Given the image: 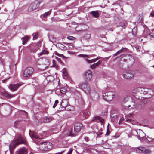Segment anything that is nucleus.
I'll return each mask as SVG.
<instances>
[{
    "label": "nucleus",
    "instance_id": "21",
    "mask_svg": "<svg viewBox=\"0 0 154 154\" xmlns=\"http://www.w3.org/2000/svg\"><path fill=\"white\" fill-rule=\"evenodd\" d=\"M29 135H30L31 137L32 138V139L34 140V139H41V138H40L39 137L37 134L35 132H33L32 133V135H30V133H29Z\"/></svg>",
    "mask_w": 154,
    "mask_h": 154
},
{
    "label": "nucleus",
    "instance_id": "22",
    "mask_svg": "<svg viewBox=\"0 0 154 154\" xmlns=\"http://www.w3.org/2000/svg\"><path fill=\"white\" fill-rule=\"evenodd\" d=\"M139 91H141V94H147L148 89L147 88H141L138 89Z\"/></svg>",
    "mask_w": 154,
    "mask_h": 154
},
{
    "label": "nucleus",
    "instance_id": "50",
    "mask_svg": "<svg viewBox=\"0 0 154 154\" xmlns=\"http://www.w3.org/2000/svg\"><path fill=\"white\" fill-rule=\"evenodd\" d=\"M120 26L123 27L125 26V23L123 22H121L119 23Z\"/></svg>",
    "mask_w": 154,
    "mask_h": 154
},
{
    "label": "nucleus",
    "instance_id": "17",
    "mask_svg": "<svg viewBox=\"0 0 154 154\" xmlns=\"http://www.w3.org/2000/svg\"><path fill=\"white\" fill-rule=\"evenodd\" d=\"M68 101L67 100L64 99L60 103L61 106L63 108L66 107V109H67L66 107L68 106Z\"/></svg>",
    "mask_w": 154,
    "mask_h": 154
},
{
    "label": "nucleus",
    "instance_id": "9",
    "mask_svg": "<svg viewBox=\"0 0 154 154\" xmlns=\"http://www.w3.org/2000/svg\"><path fill=\"white\" fill-rule=\"evenodd\" d=\"M33 71L32 67H29L26 68L24 71L23 75L24 77H27L30 76Z\"/></svg>",
    "mask_w": 154,
    "mask_h": 154
},
{
    "label": "nucleus",
    "instance_id": "3",
    "mask_svg": "<svg viewBox=\"0 0 154 154\" xmlns=\"http://www.w3.org/2000/svg\"><path fill=\"white\" fill-rule=\"evenodd\" d=\"M52 144L49 142L45 141L41 143L39 145V149L42 151H47L52 148Z\"/></svg>",
    "mask_w": 154,
    "mask_h": 154
},
{
    "label": "nucleus",
    "instance_id": "45",
    "mask_svg": "<svg viewBox=\"0 0 154 154\" xmlns=\"http://www.w3.org/2000/svg\"><path fill=\"white\" fill-rule=\"evenodd\" d=\"M150 37L151 39L154 38V33H150L148 35Z\"/></svg>",
    "mask_w": 154,
    "mask_h": 154
},
{
    "label": "nucleus",
    "instance_id": "43",
    "mask_svg": "<svg viewBox=\"0 0 154 154\" xmlns=\"http://www.w3.org/2000/svg\"><path fill=\"white\" fill-rule=\"evenodd\" d=\"M37 49L35 48H32L31 49L30 51L31 52L35 53L37 51Z\"/></svg>",
    "mask_w": 154,
    "mask_h": 154
},
{
    "label": "nucleus",
    "instance_id": "53",
    "mask_svg": "<svg viewBox=\"0 0 154 154\" xmlns=\"http://www.w3.org/2000/svg\"><path fill=\"white\" fill-rule=\"evenodd\" d=\"M84 139L86 142H88L89 140L88 138L87 137H85L84 138Z\"/></svg>",
    "mask_w": 154,
    "mask_h": 154
},
{
    "label": "nucleus",
    "instance_id": "24",
    "mask_svg": "<svg viewBox=\"0 0 154 154\" xmlns=\"http://www.w3.org/2000/svg\"><path fill=\"white\" fill-rule=\"evenodd\" d=\"M101 64V62L99 60L96 63L93 64L91 65L90 68L93 69L95 68L96 67H97L98 66Z\"/></svg>",
    "mask_w": 154,
    "mask_h": 154
},
{
    "label": "nucleus",
    "instance_id": "37",
    "mask_svg": "<svg viewBox=\"0 0 154 154\" xmlns=\"http://www.w3.org/2000/svg\"><path fill=\"white\" fill-rule=\"evenodd\" d=\"M150 96H152L154 94V91H153L151 89H148V94Z\"/></svg>",
    "mask_w": 154,
    "mask_h": 154
},
{
    "label": "nucleus",
    "instance_id": "46",
    "mask_svg": "<svg viewBox=\"0 0 154 154\" xmlns=\"http://www.w3.org/2000/svg\"><path fill=\"white\" fill-rule=\"evenodd\" d=\"M142 131L140 129H138L135 132L137 133V136L138 135V134H140L142 132Z\"/></svg>",
    "mask_w": 154,
    "mask_h": 154
},
{
    "label": "nucleus",
    "instance_id": "60",
    "mask_svg": "<svg viewBox=\"0 0 154 154\" xmlns=\"http://www.w3.org/2000/svg\"><path fill=\"white\" fill-rule=\"evenodd\" d=\"M68 45L69 46H71L72 47H73V44L71 43L68 44Z\"/></svg>",
    "mask_w": 154,
    "mask_h": 154
},
{
    "label": "nucleus",
    "instance_id": "44",
    "mask_svg": "<svg viewBox=\"0 0 154 154\" xmlns=\"http://www.w3.org/2000/svg\"><path fill=\"white\" fill-rule=\"evenodd\" d=\"M67 38L71 40H73L75 39V37L72 36H69L67 37Z\"/></svg>",
    "mask_w": 154,
    "mask_h": 154
},
{
    "label": "nucleus",
    "instance_id": "27",
    "mask_svg": "<svg viewBox=\"0 0 154 154\" xmlns=\"http://www.w3.org/2000/svg\"><path fill=\"white\" fill-rule=\"evenodd\" d=\"M128 50V49L126 48H122L121 50H119L115 54L122 53L125 52L127 51Z\"/></svg>",
    "mask_w": 154,
    "mask_h": 154
},
{
    "label": "nucleus",
    "instance_id": "19",
    "mask_svg": "<svg viewBox=\"0 0 154 154\" xmlns=\"http://www.w3.org/2000/svg\"><path fill=\"white\" fill-rule=\"evenodd\" d=\"M16 154H27V150L24 148H22L17 152Z\"/></svg>",
    "mask_w": 154,
    "mask_h": 154
},
{
    "label": "nucleus",
    "instance_id": "64",
    "mask_svg": "<svg viewBox=\"0 0 154 154\" xmlns=\"http://www.w3.org/2000/svg\"><path fill=\"white\" fill-rule=\"evenodd\" d=\"M102 134V133H100L99 134H98V135H101Z\"/></svg>",
    "mask_w": 154,
    "mask_h": 154
},
{
    "label": "nucleus",
    "instance_id": "41",
    "mask_svg": "<svg viewBox=\"0 0 154 154\" xmlns=\"http://www.w3.org/2000/svg\"><path fill=\"white\" fill-rule=\"evenodd\" d=\"M32 36L33 37V39L35 40L36 39L38 36V34L36 33H34L32 34Z\"/></svg>",
    "mask_w": 154,
    "mask_h": 154
},
{
    "label": "nucleus",
    "instance_id": "39",
    "mask_svg": "<svg viewBox=\"0 0 154 154\" xmlns=\"http://www.w3.org/2000/svg\"><path fill=\"white\" fill-rule=\"evenodd\" d=\"M60 91L62 94H64L66 92V89L65 88H62L60 89Z\"/></svg>",
    "mask_w": 154,
    "mask_h": 154
},
{
    "label": "nucleus",
    "instance_id": "57",
    "mask_svg": "<svg viewBox=\"0 0 154 154\" xmlns=\"http://www.w3.org/2000/svg\"><path fill=\"white\" fill-rule=\"evenodd\" d=\"M151 15L152 17H154V11H152V12L151 13Z\"/></svg>",
    "mask_w": 154,
    "mask_h": 154
},
{
    "label": "nucleus",
    "instance_id": "25",
    "mask_svg": "<svg viewBox=\"0 0 154 154\" xmlns=\"http://www.w3.org/2000/svg\"><path fill=\"white\" fill-rule=\"evenodd\" d=\"M51 12V10H50L49 11L45 13L44 14L41 15V17L42 18H46L47 16L50 15Z\"/></svg>",
    "mask_w": 154,
    "mask_h": 154
},
{
    "label": "nucleus",
    "instance_id": "34",
    "mask_svg": "<svg viewBox=\"0 0 154 154\" xmlns=\"http://www.w3.org/2000/svg\"><path fill=\"white\" fill-rule=\"evenodd\" d=\"M52 120V118L51 117L48 118L47 117L44 118V122H49Z\"/></svg>",
    "mask_w": 154,
    "mask_h": 154
},
{
    "label": "nucleus",
    "instance_id": "28",
    "mask_svg": "<svg viewBox=\"0 0 154 154\" xmlns=\"http://www.w3.org/2000/svg\"><path fill=\"white\" fill-rule=\"evenodd\" d=\"M48 53L49 52L48 51L44 50L38 54V55L39 57H40L43 55L48 54Z\"/></svg>",
    "mask_w": 154,
    "mask_h": 154
},
{
    "label": "nucleus",
    "instance_id": "51",
    "mask_svg": "<svg viewBox=\"0 0 154 154\" xmlns=\"http://www.w3.org/2000/svg\"><path fill=\"white\" fill-rule=\"evenodd\" d=\"M110 131H109V129L108 128L107 130V132L106 133V134H105V135L107 136H108L109 135V134H110Z\"/></svg>",
    "mask_w": 154,
    "mask_h": 154
},
{
    "label": "nucleus",
    "instance_id": "40",
    "mask_svg": "<svg viewBox=\"0 0 154 154\" xmlns=\"http://www.w3.org/2000/svg\"><path fill=\"white\" fill-rule=\"evenodd\" d=\"M137 32V29L136 28H134L132 30V33L133 35H136Z\"/></svg>",
    "mask_w": 154,
    "mask_h": 154
},
{
    "label": "nucleus",
    "instance_id": "31",
    "mask_svg": "<svg viewBox=\"0 0 154 154\" xmlns=\"http://www.w3.org/2000/svg\"><path fill=\"white\" fill-rule=\"evenodd\" d=\"M98 59V58H97L94 59H91V60H89L88 59H86V60L87 61L88 63H91L93 62H95L96 61H97Z\"/></svg>",
    "mask_w": 154,
    "mask_h": 154
},
{
    "label": "nucleus",
    "instance_id": "26",
    "mask_svg": "<svg viewBox=\"0 0 154 154\" xmlns=\"http://www.w3.org/2000/svg\"><path fill=\"white\" fill-rule=\"evenodd\" d=\"M145 148L143 147H138L136 149V152L139 153H143Z\"/></svg>",
    "mask_w": 154,
    "mask_h": 154
},
{
    "label": "nucleus",
    "instance_id": "63",
    "mask_svg": "<svg viewBox=\"0 0 154 154\" xmlns=\"http://www.w3.org/2000/svg\"><path fill=\"white\" fill-rule=\"evenodd\" d=\"M109 16H110L109 15H107V16H106L105 17H109Z\"/></svg>",
    "mask_w": 154,
    "mask_h": 154
},
{
    "label": "nucleus",
    "instance_id": "62",
    "mask_svg": "<svg viewBox=\"0 0 154 154\" xmlns=\"http://www.w3.org/2000/svg\"><path fill=\"white\" fill-rule=\"evenodd\" d=\"M20 111H21L23 112H24L26 114H27V112H26L25 111H24L23 110H20Z\"/></svg>",
    "mask_w": 154,
    "mask_h": 154
},
{
    "label": "nucleus",
    "instance_id": "11",
    "mask_svg": "<svg viewBox=\"0 0 154 154\" xmlns=\"http://www.w3.org/2000/svg\"><path fill=\"white\" fill-rule=\"evenodd\" d=\"M134 73L133 72L128 71L123 74V77L125 79H129L134 77Z\"/></svg>",
    "mask_w": 154,
    "mask_h": 154
},
{
    "label": "nucleus",
    "instance_id": "23",
    "mask_svg": "<svg viewBox=\"0 0 154 154\" xmlns=\"http://www.w3.org/2000/svg\"><path fill=\"white\" fill-rule=\"evenodd\" d=\"M63 77V78L66 79L68 78V75L65 69H63L62 70Z\"/></svg>",
    "mask_w": 154,
    "mask_h": 154
},
{
    "label": "nucleus",
    "instance_id": "55",
    "mask_svg": "<svg viewBox=\"0 0 154 154\" xmlns=\"http://www.w3.org/2000/svg\"><path fill=\"white\" fill-rule=\"evenodd\" d=\"M57 60L61 64L62 63V62L60 59L59 58H58Z\"/></svg>",
    "mask_w": 154,
    "mask_h": 154
},
{
    "label": "nucleus",
    "instance_id": "16",
    "mask_svg": "<svg viewBox=\"0 0 154 154\" xmlns=\"http://www.w3.org/2000/svg\"><path fill=\"white\" fill-rule=\"evenodd\" d=\"M2 95L8 98H11L14 97L15 96L14 95H11L9 93L6 91L2 93Z\"/></svg>",
    "mask_w": 154,
    "mask_h": 154
},
{
    "label": "nucleus",
    "instance_id": "15",
    "mask_svg": "<svg viewBox=\"0 0 154 154\" xmlns=\"http://www.w3.org/2000/svg\"><path fill=\"white\" fill-rule=\"evenodd\" d=\"M43 63L44 64H45V65H48V60L46 59H45L42 60V59H38V60L36 62V65L38 66V65H40L41 64V63Z\"/></svg>",
    "mask_w": 154,
    "mask_h": 154
},
{
    "label": "nucleus",
    "instance_id": "47",
    "mask_svg": "<svg viewBox=\"0 0 154 154\" xmlns=\"http://www.w3.org/2000/svg\"><path fill=\"white\" fill-rule=\"evenodd\" d=\"M58 103V100H56L55 101V103H54V104L53 106V108H55L56 106H57V103Z\"/></svg>",
    "mask_w": 154,
    "mask_h": 154
},
{
    "label": "nucleus",
    "instance_id": "10",
    "mask_svg": "<svg viewBox=\"0 0 154 154\" xmlns=\"http://www.w3.org/2000/svg\"><path fill=\"white\" fill-rule=\"evenodd\" d=\"M2 108L4 109V112L6 115H9L11 111V106L10 105L6 104L3 103Z\"/></svg>",
    "mask_w": 154,
    "mask_h": 154
},
{
    "label": "nucleus",
    "instance_id": "61",
    "mask_svg": "<svg viewBox=\"0 0 154 154\" xmlns=\"http://www.w3.org/2000/svg\"><path fill=\"white\" fill-rule=\"evenodd\" d=\"M64 152V151H61V152H58V153H57V154H62Z\"/></svg>",
    "mask_w": 154,
    "mask_h": 154
},
{
    "label": "nucleus",
    "instance_id": "13",
    "mask_svg": "<svg viewBox=\"0 0 154 154\" xmlns=\"http://www.w3.org/2000/svg\"><path fill=\"white\" fill-rule=\"evenodd\" d=\"M83 125L82 123H76L75 124L74 126V131L75 133H78L82 127Z\"/></svg>",
    "mask_w": 154,
    "mask_h": 154
},
{
    "label": "nucleus",
    "instance_id": "58",
    "mask_svg": "<svg viewBox=\"0 0 154 154\" xmlns=\"http://www.w3.org/2000/svg\"><path fill=\"white\" fill-rule=\"evenodd\" d=\"M66 107H67V108L66 109V107H64L65 108V109L66 110H67V111H71V109H69L68 107H69V106H67Z\"/></svg>",
    "mask_w": 154,
    "mask_h": 154
},
{
    "label": "nucleus",
    "instance_id": "33",
    "mask_svg": "<svg viewBox=\"0 0 154 154\" xmlns=\"http://www.w3.org/2000/svg\"><path fill=\"white\" fill-rule=\"evenodd\" d=\"M145 136V134L142 131L140 134H138V135L137 136L138 138H142L144 137Z\"/></svg>",
    "mask_w": 154,
    "mask_h": 154
},
{
    "label": "nucleus",
    "instance_id": "42",
    "mask_svg": "<svg viewBox=\"0 0 154 154\" xmlns=\"http://www.w3.org/2000/svg\"><path fill=\"white\" fill-rule=\"evenodd\" d=\"M127 57H128L131 60H132L133 61H134V58L133 57H132L130 55L128 54V55H125Z\"/></svg>",
    "mask_w": 154,
    "mask_h": 154
},
{
    "label": "nucleus",
    "instance_id": "49",
    "mask_svg": "<svg viewBox=\"0 0 154 154\" xmlns=\"http://www.w3.org/2000/svg\"><path fill=\"white\" fill-rule=\"evenodd\" d=\"M72 129H70L69 130V134L68 135L69 136H73V134H72Z\"/></svg>",
    "mask_w": 154,
    "mask_h": 154
},
{
    "label": "nucleus",
    "instance_id": "29",
    "mask_svg": "<svg viewBox=\"0 0 154 154\" xmlns=\"http://www.w3.org/2000/svg\"><path fill=\"white\" fill-rule=\"evenodd\" d=\"M91 14H92V15L95 18H98L99 17V13L97 11H93L90 12Z\"/></svg>",
    "mask_w": 154,
    "mask_h": 154
},
{
    "label": "nucleus",
    "instance_id": "4",
    "mask_svg": "<svg viewBox=\"0 0 154 154\" xmlns=\"http://www.w3.org/2000/svg\"><path fill=\"white\" fill-rule=\"evenodd\" d=\"M43 0H35L31 3L29 5L28 10L29 11H32L35 9L43 1Z\"/></svg>",
    "mask_w": 154,
    "mask_h": 154
},
{
    "label": "nucleus",
    "instance_id": "2",
    "mask_svg": "<svg viewBox=\"0 0 154 154\" xmlns=\"http://www.w3.org/2000/svg\"><path fill=\"white\" fill-rule=\"evenodd\" d=\"M20 144L26 145V142L25 138L21 135H20L17 138L14 139L10 144L9 147L11 153L14 149L18 145Z\"/></svg>",
    "mask_w": 154,
    "mask_h": 154
},
{
    "label": "nucleus",
    "instance_id": "59",
    "mask_svg": "<svg viewBox=\"0 0 154 154\" xmlns=\"http://www.w3.org/2000/svg\"><path fill=\"white\" fill-rule=\"evenodd\" d=\"M72 152V150H70L69 151V152H68L67 154H71Z\"/></svg>",
    "mask_w": 154,
    "mask_h": 154
},
{
    "label": "nucleus",
    "instance_id": "20",
    "mask_svg": "<svg viewBox=\"0 0 154 154\" xmlns=\"http://www.w3.org/2000/svg\"><path fill=\"white\" fill-rule=\"evenodd\" d=\"M56 46L57 48L61 50H65L66 49V47L64 45L60 43H57Z\"/></svg>",
    "mask_w": 154,
    "mask_h": 154
},
{
    "label": "nucleus",
    "instance_id": "6",
    "mask_svg": "<svg viewBox=\"0 0 154 154\" xmlns=\"http://www.w3.org/2000/svg\"><path fill=\"white\" fill-rule=\"evenodd\" d=\"M81 89L86 94H90V88L87 83H82L80 85Z\"/></svg>",
    "mask_w": 154,
    "mask_h": 154
},
{
    "label": "nucleus",
    "instance_id": "52",
    "mask_svg": "<svg viewBox=\"0 0 154 154\" xmlns=\"http://www.w3.org/2000/svg\"><path fill=\"white\" fill-rule=\"evenodd\" d=\"M147 140L148 141H149L150 142L151 141L154 142V138L152 139L150 138H149L148 139H147Z\"/></svg>",
    "mask_w": 154,
    "mask_h": 154
},
{
    "label": "nucleus",
    "instance_id": "32",
    "mask_svg": "<svg viewBox=\"0 0 154 154\" xmlns=\"http://www.w3.org/2000/svg\"><path fill=\"white\" fill-rule=\"evenodd\" d=\"M29 39V38L27 37H25L22 38L21 39L22 40L23 44L24 45L27 42Z\"/></svg>",
    "mask_w": 154,
    "mask_h": 154
},
{
    "label": "nucleus",
    "instance_id": "56",
    "mask_svg": "<svg viewBox=\"0 0 154 154\" xmlns=\"http://www.w3.org/2000/svg\"><path fill=\"white\" fill-rule=\"evenodd\" d=\"M55 54L57 55L58 56H62V55H60V54H59L57 52H55Z\"/></svg>",
    "mask_w": 154,
    "mask_h": 154
},
{
    "label": "nucleus",
    "instance_id": "54",
    "mask_svg": "<svg viewBox=\"0 0 154 154\" xmlns=\"http://www.w3.org/2000/svg\"><path fill=\"white\" fill-rule=\"evenodd\" d=\"M79 56H81L82 57H87L88 55H83V54H80V55H79Z\"/></svg>",
    "mask_w": 154,
    "mask_h": 154
},
{
    "label": "nucleus",
    "instance_id": "38",
    "mask_svg": "<svg viewBox=\"0 0 154 154\" xmlns=\"http://www.w3.org/2000/svg\"><path fill=\"white\" fill-rule=\"evenodd\" d=\"M90 37V35L89 34H86L83 38L85 40H88L89 39Z\"/></svg>",
    "mask_w": 154,
    "mask_h": 154
},
{
    "label": "nucleus",
    "instance_id": "7",
    "mask_svg": "<svg viewBox=\"0 0 154 154\" xmlns=\"http://www.w3.org/2000/svg\"><path fill=\"white\" fill-rule=\"evenodd\" d=\"M90 94L91 98L92 100L97 101L99 100V95L95 90H92L90 92Z\"/></svg>",
    "mask_w": 154,
    "mask_h": 154
},
{
    "label": "nucleus",
    "instance_id": "12",
    "mask_svg": "<svg viewBox=\"0 0 154 154\" xmlns=\"http://www.w3.org/2000/svg\"><path fill=\"white\" fill-rule=\"evenodd\" d=\"M84 77L87 81H90L92 76V74L91 70H88L84 73Z\"/></svg>",
    "mask_w": 154,
    "mask_h": 154
},
{
    "label": "nucleus",
    "instance_id": "36",
    "mask_svg": "<svg viewBox=\"0 0 154 154\" xmlns=\"http://www.w3.org/2000/svg\"><path fill=\"white\" fill-rule=\"evenodd\" d=\"M151 152L150 150L148 149H146L145 148L143 153L145 154H149Z\"/></svg>",
    "mask_w": 154,
    "mask_h": 154
},
{
    "label": "nucleus",
    "instance_id": "14",
    "mask_svg": "<svg viewBox=\"0 0 154 154\" xmlns=\"http://www.w3.org/2000/svg\"><path fill=\"white\" fill-rule=\"evenodd\" d=\"M21 85L19 84L15 85L10 84L9 86V88L11 91H14L17 90L18 88Z\"/></svg>",
    "mask_w": 154,
    "mask_h": 154
},
{
    "label": "nucleus",
    "instance_id": "8",
    "mask_svg": "<svg viewBox=\"0 0 154 154\" xmlns=\"http://www.w3.org/2000/svg\"><path fill=\"white\" fill-rule=\"evenodd\" d=\"M141 88H138L134 89L133 91V95L136 98L138 99H140L142 98L140 95L141 94V91L138 90L139 89Z\"/></svg>",
    "mask_w": 154,
    "mask_h": 154
},
{
    "label": "nucleus",
    "instance_id": "18",
    "mask_svg": "<svg viewBox=\"0 0 154 154\" xmlns=\"http://www.w3.org/2000/svg\"><path fill=\"white\" fill-rule=\"evenodd\" d=\"M90 114V113L87 110H85L82 112L81 115L83 116L84 119H86L88 117Z\"/></svg>",
    "mask_w": 154,
    "mask_h": 154
},
{
    "label": "nucleus",
    "instance_id": "48",
    "mask_svg": "<svg viewBox=\"0 0 154 154\" xmlns=\"http://www.w3.org/2000/svg\"><path fill=\"white\" fill-rule=\"evenodd\" d=\"M124 118L123 117H121L119 120V125H120L123 121Z\"/></svg>",
    "mask_w": 154,
    "mask_h": 154
},
{
    "label": "nucleus",
    "instance_id": "5",
    "mask_svg": "<svg viewBox=\"0 0 154 154\" xmlns=\"http://www.w3.org/2000/svg\"><path fill=\"white\" fill-rule=\"evenodd\" d=\"M114 93L112 92H108L104 93L103 97L104 99L106 100L109 101L112 100L113 98Z\"/></svg>",
    "mask_w": 154,
    "mask_h": 154
},
{
    "label": "nucleus",
    "instance_id": "30",
    "mask_svg": "<svg viewBox=\"0 0 154 154\" xmlns=\"http://www.w3.org/2000/svg\"><path fill=\"white\" fill-rule=\"evenodd\" d=\"M92 120L93 121L94 120H99L102 123L104 121L103 119L98 116L94 117Z\"/></svg>",
    "mask_w": 154,
    "mask_h": 154
},
{
    "label": "nucleus",
    "instance_id": "1",
    "mask_svg": "<svg viewBox=\"0 0 154 154\" xmlns=\"http://www.w3.org/2000/svg\"><path fill=\"white\" fill-rule=\"evenodd\" d=\"M129 98L130 97L128 96H126L123 98L121 103V105L125 109L129 108L131 106V109H134L137 107L138 109H140L143 108L144 107L145 103L144 102L142 101L141 100L140 101V103L138 104L137 106H136L134 101H132L130 105H129L128 106H125V104L128 101Z\"/></svg>",
    "mask_w": 154,
    "mask_h": 154
},
{
    "label": "nucleus",
    "instance_id": "35",
    "mask_svg": "<svg viewBox=\"0 0 154 154\" xmlns=\"http://www.w3.org/2000/svg\"><path fill=\"white\" fill-rule=\"evenodd\" d=\"M54 79V78L53 76H49L47 77V80L48 81H53Z\"/></svg>",
    "mask_w": 154,
    "mask_h": 154
}]
</instances>
